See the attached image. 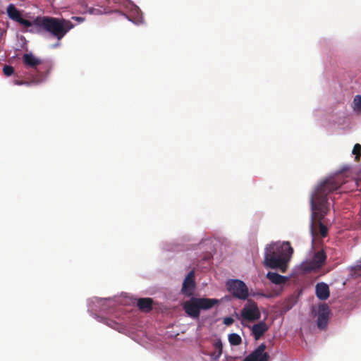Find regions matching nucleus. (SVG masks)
<instances>
[{
  "mask_svg": "<svg viewBox=\"0 0 361 361\" xmlns=\"http://www.w3.org/2000/svg\"><path fill=\"white\" fill-rule=\"evenodd\" d=\"M349 169V166H343L335 175L320 181L314 188L310 196L311 232L312 235H314L315 227L318 226L321 236L325 238L327 235L328 228L322 223V220L330 211V195L348 182V176L343 173Z\"/></svg>",
  "mask_w": 361,
  "mask_h": 361,
  "instance_id": "1",
  "label": "nucleus"
},
{
  "mask_svg": "<svg viewBox=\"0 0 361 361\" xmlns=\"http://www.w3.org/2000/svg\"><path fill=\"white\" fill-rule=\"evenodd\" d=\"M293 253V249L289 242L269 245L265 248L264 264L271 269L279 268L285 271L287 261Z\"/></svg>",
  "mask_w": 361,
  "mask_h": 361,
  "instance_id": "2",
  "label": "nucleus"
},
{
  "mask_svg": "<svg viewBox=\"0 0 361 361\" xmlns=\"http://www.w3.org/2000/svg\"><path fill=\"white\" fill-rule=\"evenodd\" d=\"M33 23L38 32L46 31L56 37L58 41L62 39L74 27L70 20L49 16H38L34 19Z\"/></svg>",
  "mask_w": 361,
  "mask_h": 361,
  "instance_id": "3",
  "label": "nucleus"
},
{
  "mask_svg": "<svg viewBox=\"0 0 361 361\" xmlns=\"http://www.w3.org/2000/svg\"><path fill=\"white\" fill-rule=\"evenodd\" d=\"M22 61L26 68L35 71L36 76L33 78L35 83L44 81L52 68L50 62L37 57L32 53L24 54Z\"/></svg>",
  "mask_w": 361,
  "mask_h": 361,
  "instance_id": "4",
  "label": "nucleus"
},
{
  "mask_svg": "<svg viewBox=\"0 0 361 361\" xmlns=\"http://www.w3.org/2000/svg\"><path fill=\"white\" fill-rule=\"evenodd\" d=\"M219 301L215 298L192 297L183 303V307L185 313L193 319H198L200 310H207L219 304Z\"/></svg>",
  "mask_w": 361,
  "mask_h": 361,
  "instance_id": "5",
  "label": "nucleus"
},
{
  "mask_svg": "<svg viewBox=\"0 0 361 361\" xmlns=\"http://www.w3.org/2000/svg\"><path fill=\"white\" fill-rule=\"evenodd\" d=\"M226 288L233 297L240 300H245L249 295L247 286L243 281L238 279L228 280L226 282Z\"/></svg>",
  "mask_w": 361,
  "mask_h": 361,
  "instance_id": "6",
  "label": "nucleus"
},
{
  "mask_svg": "<svg viewBox=\"0 0 361 361\" xmlns=\"http://www.w3.org/2000/svg\"><path fill=\"white\" fill-rule=\"evenodd\" d=\"M326 257L323 250L316 252L311 259L302 262V268L306 272L317 270L325 264Z\"/></svg>",
  "mask_w": 361,
  "mask_h": 361,
  "instance_id": "7",
  "label": "nucleus"
},
{
  "mask_svg": "<svg viewBox=\"0 0 361 361\" xmlns=\"http://www.w3.org/2000/svg\"><path fill=\"white\" fill-rule=\"evenodd\" d=\"M241 317L249 322H255L260 319L261 313L256 302L248 300L241 311Z\"/></svg>",
  "mask_w": 361,
  "mask_h": 361,
  "instance_id": "8",
  "label": "nucleus"
},
{
  "mask_svg": "<svg viewBox=\"0 0 361 361\" xmlns=\"http://www.w3.org/2000/svg\"><path fill=\"white\" fill-rule=\"evenodd\" d=\"M8 17L13 21L18 23L19 24L24 26L25 28H28L34 25L33 21L31 22L23 18L22 14L19 10L12 4H9L6 9Z\"/></svg>",
  "mask_w": 361,
  "mask_h": 361,
  "instance_id": "9",
  "label": "nucleus"
},
{
  "mask_svg": "<svg viewBox=\"0 0 361 361\" xmlns=\"http://www.w3.org/2000/svg\"><path fill=\"white\" fill-rule=\"evenodd\" d=\"M267 345L260 344L253 352L245 357L243 361H269V355L265 352Z\"/></svg>",
  "mask_w": 361,
  "mask_h": 361,
  "instance_id": "10",
  "label": "nucleus"
},
{
  "mask_svg": "<svg viewBox=\"0 0 361 361\" xmlns=\"http://www.w3.org/2000/svg\"><path fill=\"white\" fill-rule=\"evenodd\" d=\"M330 310L327 305L323 304L319 306L317 326L320 329H324L327 326L329 318Z\"/></svg>",
  "mask_w": 361,
  "mask_h": 361,
  "instance_id": "11",
  "label": "nucleus"
},
{
  "mask_svg": "<svg viewBox=\"0 0 361 361\" xmlns=\"http://www.w3.org/2000/svg\"><path fill=\"white\" fill-rule=\"evenodd\" d=\"M195 288V271H190L185 278L182 286V293L186 296H191Z\"/></svg>",
  "mask_w": 361,
  "mask_h": 361,
  "instance_id": "12",
  "label": "nucleus"
},
{
  "mask_svg": "<svg viewBox=\"0 0 361 361\" xmlns=\"http://www.w3.org/2000/svg\"><path fill=\"white\" fill-rule=\"evenodd\" d=\"M269 329L265 322L262 321L255 324L252 327V334L255 340H259Z\"/></svg>",
  "mask_w": 361,
  "mask_h": 361,
  "instance_id": "13",
  "label": "nucleus"
},
{
  "mask_svg": "<svg viewBox=\"0 0 361 361\" xmlns=\"http://www.w3.org/2000/svg\"><path fill=\"white\" fill-rule=\"evenodd\" d=\"M316 295L322 300H325L329 297V288L324 283H319L316 285Z\"/></svg>",
  "mask_w": 361,
  "mask_h": 361,
  "instance_id": "14",
  "label": "nucleus"
},
{
  "mask_svg": "<svg viewBox=\"0 0 361 361\" xmlns=\"http://www.w3.org/2000/svg\"><path fill=\"white\" fill-rule=\"evenodd\" d=\"M153 300L149 298H143L138 299L137 305L139 309L144 312H149L152 310Z\"/></svg>",
  "mask_w": 361,
  "mask_h": 361,
  "instance_id": "15",
  "label": "nucleus"
},
{
  "mask_svg": "<svg viewBox=\"0 0 361 361\" xmlns=\"http://www.w3.org/2000/svg\"><path fill=\"white\" fill-rule=\"evenodd\" d=\"M267 277L273 283H275L276 285L285 283L286 281V279L285 276H281L276 272L269 271L267 274Z\"/></svg>",
  "mask_w": 361,
  "mask_h": 361,
  "instance_id": "16",
  "label": "nucleus"
},
{
  "mask_svg": "<svg viewBox=\"0 0 361 361\" xmlns=\"http://www.w3.org/2000/svg\"><path fill=\"white\" fill-rule=\"evenodd\" d=\"M214 351L210 355L214 360L217 361L222 354L223 344L221 339H216L214 344Z\"/></svg>",
  "mask_w": 361,
  "mask_h": 361,
  "instance_id": "17",
  "label": "nucleus"
},
{
  "mask_svg": "<svg viewBox=\"0 0 361 361\" xmlns=\"http://www.w3.org/2000/svg\"><path fill=\"white\" fill-rule=\"evenodd\" d=\"M228 341H229V343L233 345H238L242 342L241 337L238 334H235V333L231 334L228 336Z\"/></svg>",
  "mask_w": 361,
  "mask_h": 361,
  "instance_id": "18",
  "label": "nucleus"
},
{
  "mask_svg": "<svg viewBox=\"0 0 361 361\" xmlns=\"http://www.w3.org/2000/svg\"><path fill=\"white\" fill-rule=\"evenodd\" d=\"M87 12L90 15H95V16L102 15V14L106 13L104 8H93V7L88 8L87 9Z\"/></svg>",
  "mask_w": 361,
  "mask_h": 361,
  "instance_id": "19",
  "label": "nucleus"
},
{
  "mask_svg": "<svg viewBox=\"0 0 361 361\" xmlns=\"http://www.w3.org/2000/svg\"><path fill=\"white\" fill-rule=\"evenodd\" d=\"M351 275L355 278L361 276V260L352 269Z\"/></svg>",
  "mask_w": 361,
  "mask_h": 361,
  "instance_id": "20",
  "label": "nucleus"
},
{
  "mask_svg": "<svg viewBox=\"0 0 361 361\" xmlns=\"http://www.w3.org/2000/svg\"><path fill=\"white\" fill-rule=\"evenodd\" d=\"M352 153L355 155V161H359L361 157V145L357 143L354 145Z\"/></svg>",
  "mask_w": 361,
  "mask_h": 361,
  "instance_id": "21",
  "label": "nucleus"
},
{
  "mask_svg": "<svg viewBox=\"0 0 361 361\" xmlns=\"http://www.w3.org/2000/svg\"><path fill=\"white\" fill-rule=\"evenodd\" d=\"M354 110L361 113V96L356 95L353 99Z\"/></svg>",
  "mask_w": 361,
  "mask_h": 361,
  "instance_id": "22",
  "label": "nucleus"
},
{
  "mask_svg": "<svg viewBox=\"0 0 361 361\" xmlns=\"http://www.w3.org/2000/svg\"><path fill=\"white\" fill-rule=\"evenodd\" d=\"M3 73L6 76H11L14 73V68L11 66L6 65L3 68Z\"/></svg>",
  "mask_w": 361,
  "mask_h": 361,
  "instance_id": "23",
  "label": "nucleus"
},
{
  "mask_svg": "<svg viewBox=\"0 0 361 361\" xmlns=\"http://www.w3.org/2000/svg\"><path fill=\"white\" fill-rule=\"evenodd\" d=\"M234 322V319L231 317H225L224 319V324L226 326H230Z\"/></svg>",
  "mask_w": 361,
  "mask_h": 361,
  "instance_id": "24",
  "label": "nucleus"
},
{
  "mask_svg": "<svg viewBox=\"0 0 361 361\" xmlns=\"http://www.w3.org/2000/svg\"><path fill=\"white\" fill-rule=\"evenodd\" d=\"M30 83V82L25 81V80H14V84L16 85H29Z\"/></svg>",
  "mask_w": 361,
  "mask_h": 361,
  "instance_id": "25",
  "label": "nucleus"
},
{
  "mask_svg": "<svg viewBox=\"0 0 361 361\" xmlns=\"http://www.w3.org/2000/svg\"><path fill=\"white\" fill-rule=\"evenodd\" d=\"M73 20L79 22V23H82L85 20V18H82V17H78V16H74L72 18Z\"/></svg>",
  "mask_w": 361,
  "mask_h": 361,
  "instance_id": "26",
  "label": "nucleus"
},
{
  "mask_svg": "<svg viewBox=\"0 0 361 361\" xmlns=\"http://www.w3.org/2000/svg\"><path fill=\"white\" fill-rule=\"evenodd\" d=\"M59 44L58 43V44H56L53 45L52 47H56Z\"/></svg>",
  "mask_w": 361,
  "mask_h": 361,
  "instance_id": "27",
  "label": "nucleus"
}]
</instances>
